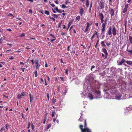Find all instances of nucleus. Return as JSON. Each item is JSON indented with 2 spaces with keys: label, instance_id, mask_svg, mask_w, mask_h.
Instances as JSON below:
<instances>
[{
  "label": "nucleus",
  "instance_id": "36",
  "mask_svg": "<svg viewBox=\"0 0 132 132\" xmlns=\"http://www.w3.org/2000/svg\"><path fill=\"white\" fill-rule=\"evenodd\" d=\"M115 0H109V3L110 4H112L113 2H114Z\"/></svg>",
  "mask_w": 132,
  "mask_h": 132
},
{
  "label": "nucleus",
  "instance_id": "24",
  "mask_svg": "<svg viewBox=\"0 0 132 132\" xmlns=\"http://www.w3.org/2000/svg\"><path fill=\"white\" fill-rule=\"evenodd\" d=\"M62 21H61L58 24V28H60L61 27V25L62 24Z\"/></svg>",
  "mask_w": 132,
  "mask_h": 132
},
{
  "label": "nucleus",
  "instance_id": "50",
  "mask_svg": "<svg viewBox=\"0 0 132 132\" xmlns=\"http://www.w3.org/2000/svg\"><path fill=\"white\" fill-rule=\"evenodd\" d=\"M22 70V71L23 72H24V70L25 69V68H20Z\"/></svg>",
  "mask_w": 132,
  "mask_h": 132
},
{
  "label": "nucleus",
  "instance_id": "26",
  "mask_svg": "<svg viewBox=\"0 0 132 132\" xmlns=\"http://www.w3.org/2000/svg\"><path fill=\"white\" fill-rule=\"evenodd\" d=\"M44 13L45 14H47V15H48L49 14V12L47 10L45 11L44 12Z\"/></svg>",
  "mask_w": 132,
  "mask_h": 132
},
{
  "label": "nucleus",
  "instance_id": "54",
  "mask_svg": "<svg viewBox=\"0 0 132 132\" xmlns=\"http://www.w3.org/2000/svg\"><path fill=\"white\" fill-rule=\"evenodd\" d=\"M94 87L95 88V89H96V88H99V87L98 86H96V85H95L94 86Z\"/></svg>",
  "mask_w": 132,
  "mask_h": 132
},
{
  "label": "nucleus",
  "instance_id": "17",
  "mask_svg": "<svg viewBox=\"0 0 132 132\" xmlns=\"http://www.w3.org/2000/svg\"><path fill=\"white\" fill-rule=\"evenodd\" d=\"M95 35H97V37H98V34L97 32L96 31H95V33L94 34H93V36L91 37V39L92 40L94 37L95 36ZM97 38H98V37H97Z\"/></svg>",
  "mask_w": 132,
  "mask_h": 132
},
{
  "label": "nucleus",
  "instance_id": "29",
  "mask_svg": "<svg viewBox=\"0 0 132 132\" xmlns=\"http://www.w3.org/2000/svg\"><path fill=\"white\" fill-rule=\"evenodd\" d=\"M127 52H128L130 53L131 54H132V50H128L127 49Z\"/></svg>",
  "mask_w": 132,
  "mask_h": 132
},
{
  "label": "nucleus",
  "instance_id": "4",
  "mask_svg": "<svg viewBox=\"0 0 132 132\" xmlns=\"http://www.w3.org/2000/svg\"><path fill=\"white\" fill-rule=\"evenodd\" d=\"M99 16L100 19L101 20V23H103L104 21V16L103 14L101 13H100L99 14Z\"/></svg>",
  "mask_w": 132,
  "mask_h": 132
},
{
  "label": "nucleus",
  "instance_id": "13",
  "mask_svg": "<svg viewBox=\"0 0 132 132\" xmlns=\"http://www.w3.org/2000/svg\"><path fill=\"white\" fill-rule=\"evenodd\" d=\"M107 20L106 19H105L104 21V23H102V24L101 27L102 28H105L106 27V25L107 24L106 23Z\"/></svg>",
  "mask_w": 132,
  "mask_h": 132
},
{
  "label": "nucleus",
  "instance_id": "43",
  "mask_svg": "<svg viewBox=\"0 0 132 132\" xmlns=\"http://www.w3.org/2000/svg\"><path fill=\"white\" fill-rule=\"evenodd\" d=\"M9 127V125H8V124H7L6 125L5 128L7 130H8V128Z\"/></svg>",
  "mask_w": 132,
  "mask_h": 132
},
{
  "label": "nucleus",
  "instance_id": "31",
  "mask_svg": "<svg viewBox=\"0 0 132 132\" xmlns=\"http://www.w3.org/2000/svg\"><path fill=\"white\" fill-rule=\"evenodd\" d=\"M72 47V46L71 45H69L68 47H67V51H69L70 50V47L71 48V47Z\"/></svg>",
  "mask_w": 132,
  "mask_h": 132
},
{
  "label": "nucleus",
  "instance_id": "12",
  "mask_svg": "<svg viewBox=\"0 0 132 132\" xmlns=\"http://www.w3.org/2000/svg\"><path fill=\"white\" fill-rule=\"evenodd\" d=\"M125 61V59L124 58H123L119 62V64H118V61H117V63L118 64V65H121L122 63H123Z\"/></svg>",
  "mask_w": 132,
  "mask_h": 132
},
{
  "label": "nucleus",
  "instance_id": "64",
  "mask_svg": "<svg viewBox=\"0 0 132 132\" xmlns=\"http://www.w3.org/2000/svg\"><path fill=\"white\" fill-rule=\"evenodd\" d=\"M34 125L33 124H32L31 125V128H32V129H34Z\"/></svg>",
  "mask_w": 132,
  "mask_h": 132
},
{
  "label": "nucleus",
  "instance_id": "6",
  "mask_svg": "<svg viewBox=\"0 0 132 132\" xmlns=\"http://www.w3.org/2000/svg\"><path fill=\"white\" fill-rule=\"evenodd\" d=\"M35 63L36 65V69H38L39 67L40 66V65L39 64V61L38 59H36L35 60Z\"/></svg>",
  "mask_w": 132,
  "mask_h": 132
},
{
  "label": "nucleus",
  "instance_id": "58",
  "mask_svg": "<svg viewBox=\"0 0 132 132\" xmlns=\"http://www.w3.org/2000/svg\"><path fill=\"white\" fill-rule=\"evenodd\" d=\"M61 35L62 36H64V35H65V33L64 32H62L61 33Z\"/></svg>",
  "mask_w": 132,
  "mask_h": 132
},
{
  "label": "nucleus",
  "instance_id": "9",
  "mask_svg": "<svg viewBox=\"0 0 132 132\" xmlns=\"http://www.w3.org/2000/svg\"><path fill=\"white\" fill-rule=\"evenodd\" d=\"M102 50L105 55V57L104 58H106L107 57L108 55V53L106 49L105 48H102Z\"/></svg>",
  "mask_w": 132,
  "mask_h": 132
},
{
  "label": "nucleus",
  "instance_id": "25",
  "mask_svg": "<svg viewBox=\"0 0 132 132\" xmlns=\"http://www.w3.org/2000/svg\"><path fill=\"white\" fill-rule=\"evenodd\" d=\"M80 16L79 15L76 17V20L79 21L80 20Z\"/></svg>",
  "mask_w": 132,
  "mask_h": 132
},
{
  "label": "nucleus",
  "instance_id": "63",
  "mask_svg": "<svg viewBox=\"0 0 132 132\" xmlns=\"http://www.w3.org/2000/svg\"><path fill=\"white\" fill-rule=\"evenodd\" d=\"M25 35L24 33H23L20 36V37H22L23 36Z\"/></svg>",
  "mask_w": 132,
  "mask_h": 132
},
{
  "label": "nucleus",
  "instance_id": "42",
  "mask_svg": "<svg viewBox=\"0 0 132 132\" xmlns=\"http://www.w3.org/2000/svg\"><path fill=\"white\" fill-rule=\"evenodd\" d=\"M51 125L49 124L47 127V128L48 129L51 127Z\"/></svg>",
  "mask_w": 132,
  "mask_h": 132
},
{
  "label": "nucleus",
  "instance_id": "39",
  "mask_svg": "<svg viewBox=\"0 0 132 132\" xmlns=\"http://www.w3.org/2000/svg\"><path fill=\"white\" fill-rule=\"evenodd\" d=\"M106 45L107 46H109L110 45H111V42H109V43H106Z\"/></svg>",
  "mask_w": 132,
  "mask_h": 132
},
{
  "label": "nucleus",
  "instance_id": "52",
  "mask_svg": "<svg viewBox=\"0 0 132 132\" xmlns=\"http://www.w3.org/2000/svg\"><path fill=\"white\" fill-rule=\"evenodd\" d=\"M47 97L48 98V100H49V94L48 93H47Z\"/></svg>",
  "mask_w": 132,
  "mask_h": 132
},
{
  "label": "nucleus",
  "instance_id": "35",
  "mask_svg": "<svg viewBox=\"0 0 132 132\" xmlns=\"http://www.w3.org/2000/svg\"><path fill=\"white\" fill-rule=\"evenodd\" d=\"M99 40L98 39V40H97V43H96V45H95V47L96 48H97V45L99 43Z\"/></svg>",
  "mask_w": 132,
  "mask_h": 132
},
{
  "label": "nucleus",
  "instance_id": "27",
  "mask_svg": "<svg viewBox=\"0 0 132 132\" xmlns=\"http://www.w3.org/2000/svg\"><path fill=\"white\" fill-rule=\"evenodd\" d=\"M55 113V111H53L52 112L51 116L52 117H53L54 116Z\"/></svg>",
  "mask_w": 132,
  "mask_h": 132
},
{
  "label": "nucleus",
  "instance_id": "62",
  "mask_svg": "<svg viewBox=\"0 0 132 132\" xmlns=\"http://www.w3.org/2000/svg\"><path fill=\"white\" fill-rule=\"evenodd\" d=\"M50 5L53 7H54L55 5L53 3L50 4Z\"/></svg>",
  "mask_w": 132,
  "mask_h": 132
},
{
  "label": "nucleus",
  "instance_id": "46",
  "mask_svg": "<svg viewBox=\"0 0 132 132\" xmlns=\"http://www.w3.org/2000/svg\"><path fill=\"white\" fill-rule=\"evenodd\" d=\"M87 24V26L86 27H88V28H89L90 26V24H89V23L88 22H87L86 23Z\"/></svg>",
  "mask_w": 132,
  "mask_h": 132
},
{
  "label": "nucleus",
  "instance_id": "16",
  "mask_svg": "<svg viewBox=\"0 0 132 132\" xmlns=\"http://www.w3.org/2000/svg\"><path fill=\"white\" fill-rule=\"evenodd\" d=\"M88 97L91 100H92L93 98V95L90 93H88Z\"/></svg>",
  "mask_w": 132,
  "mask_h": 132
},
{
  "label": "nucleus",
  "instance_id": "37",
  "mask_svg": "<svg viewBox=\"0 0 132 132\" xmlns=\"http://www.w3.org/2000/svg\"><path fill=\"white\" fill-rule=\"evenodd\" d=\"M89 28H88V27H86V28L85 30H83V31L85 32H86V31H87L88 30V29Z\"/></svg>",
  "mask_w": 132,
  "mask_h": 132
},
{
  "label": "nucleus",
  "instance_id": "11",
  "mask_svg": "<svg viewBox=\"0 0 132 132\" xmlns=\"http://www.w3.org/2000/svg\"><path fill=\"white\" fill-rule=\"evenodd\" d=\"M128 6V4H126L125 5V7L124 8L123 11V13H125L126 12V11L127 10Z\"/></svg>",
  "mask_w": 132,
  "mask_h": 132
},
{
  "label": "nucleus",
  "instance_id": "20",
  "mask_svg": "<svg viewBox=\"0 0 132 132\" xmlns=\"http://www.w3.org/2000/svg\"><path fill=\"white\" fill-rule=\"evenodd\" d=\"M86 6L87 7H88L89 5V2L88 0H86Z\"/></svg>",
  "mask_w": 132,
  "mask_h": 132
},
{
  "label": "nucleus",
  "instance_id": "41",
  "mask_svg": "<svg viewBox=\"0 0 132 132\" xmlns=\"http://www.w3.org/2000/svg\"><path fill=\"white\" fill-rule=\"evenodd\" d=\"M125 33H124L125 34H126V22H125Z\"/></svg>",
  "mask_w": 132,
  "mask_h": 132
},
{
  "label": "nucleus",
  "instance_id": "45",
  "mask_svg": "<svg viewBox=\"0 0 132 132\" xmlns=\"http://www.w3.org/2000/svg\"><path fill=\"white\" fill-rule=\"evenodd\" d=\"M37 71L36 70H35L34 71V74L35 75V77H37Z\"/></svg>",
  "mask_w": 132,
  "mask_h": 132
},
{
  "label": "nucleus",
  "instance_id": "60",
  "mask_svg": "<svg viewBox=\"0 0 132 132\" xmlns=\"http://www.w3.org/2000/svg\"><path fill=\"white\" fill-rule=\"evenodd\" d=\"M57 116H56V117L55 118H54L53 119V122L54 123H55V121H56V119H57Z\"/></svg>",
  "mask_w": 132,
  "mask_h": 132
},
{
  "label": "nucleus",
  "instance_id": "30",
  "mask_svg": "<svg viewBox=\"0 0 132 132\" xmlns=\"http://www.w3.org/2000/svg\"><path fill=\"white\" fill-rule=\"evenodd\" d=\"M52 16L54 17V18H58V16L56 14H53L52 15Z\"/></svg>",
  "mask_w": 132,
  "mask_h": 132
},
{
  "label": "nucleus",
  "instance_id": "38",
  "mask_svg": "<svg viewBox=\"0 0 132 132\" xmlns=\"http://www.w3.org/2000/svg\"><path fill=\"white\" fill-rule=\"evenodd\" d=\"M5 130V128L3 126L1 128V130H0V131L2 132L3 131Z\"/></svg>",
  "mask_w": 132,
  "mask_h": 132
},
{
  "label": "nucleus",
  "instance_id": "8",
  "mask_svg": "<svg viewBox=\"0 0 132 132\" xmlns=\"http://www.w3.org/2000/svg\"><path fill=\"white\" fill-rule=\"evenodd\" d=\"M94 90L95 93L97 95L98 97L101 95V92L99 90L95 89H94Z\"/></svg>",
  "mask_w": 132,
  "mask_h": 132
},
{
  "label": "nucleus",
  "instance_id": "49",
  "mask_svg": "<svg viewBox=\"0 0 132 132\" xmlns=\"http://www.w3.org/2000/svg\"><path fill=\"white\" fill-rule=\"evenodd\" d=\"M30 61H31V63H32V65H34V60L32 59V60H30Z\"/></svg>",
  "mask_w": 132,
  "mask_h": 132
},
{
  "label": "nucleus",
  "instance_id": "56",
  "mask_svg": "<svg viewBox=\"0 0 132 132\" xmlns=\"http://www.w3.org/2000/svg\"><path fill=\"white\" fill-rule=\"evenodd\" d=\"M68 90V89H67V90L65 89L64 90V92L63 93V94H65L67 93V90Z\"/></svg>",
  "mask_w": 132,
  "mask_h": 132
},
{
  "label": "nucleus",
  "instance_id": "14",
  "mask_svg": "<svg viewBox=\"0 0 132 132\" xmlns=\"http://www.w3.org/2000/svg\"><path fill=\"white\" fill-rule=\"evenodd\" d=\"M84 12V10L83 9L82 7L80 9V10L79 12L81 16H82V15H83V14Z\"/></svg>",
  "mask_w": 132,
  "mask_h": 132
},
{
  "label": "nucleus",
  "instance_id": "21",
  "mask_svg": "<svg viewBox=\"0 0 132 132\" xmlns=\"http://www.w3.org/2000/svg\"><path fill=\"white\" fill-rule=\"evenodd\" d=\"M121 95H118L116 96V97L118 100H120V98L121 97Z\"/></svg>",
  "mask_w": 132,
  "mask_h": 132
},
{
  "label": "nucleus",
  "instance_id": "59",
  "mask_svg": "<svg viewBox=\"0 0 132 132\" xmlns=\"http://www.w3.org/2000/svg\"><path fill=\"white\" fill-rule=\"evenodd\" d=\"M56 39L55 38L53 39H51V42H53V41L55 40Z\"/></svg>",
  "mask_w": 132,
  "mask_h": 132
},
{
  "label": "nucleus",
  "instance_id": "47",
  "mask_svg": "<svg viewBox=\"0 0 132 132\" xmlns=\"http://www.w3.org/2000/svg\"><path fill=\"white\" fill-rule=\"evenodd\" d=\"M57 12L59 13H61L62 12V10L61 9H58Z\"/></svg>",
  "mask_w": 132,
  "mask_h": 132
},
{
  "label": "nucleus",
  "instance_id": "61",
  "mask_svg": "<svg viewBox=\"0 0 132 132\" xmlns=\"http://www.w3.org/2000/svg\"><path fill=\"white\" fill-rule=\"evenodd\" d=\"M7 45H9L11 47H12L13 46V45L12 44H10L9 43H7Z\"/></svg>",
  "mask_w": 132,
  "mask_h": 132
},
{
  "label": "nucleus",
  "instance_id": "18",
  "mask_svg": "<svg viewBox=\"0 0 132 132\" xmlns=\"http://www.w3.org/2000/svg\"><path fill=\"white\" fill-rule=\"evenodd\" d=\"M101 46L102 47H106V46L105 44L104 41H102L101 42Z\"/></svg>",
  "mask_w": 132,
  "mask_h": 132
},
{
  "label": "nucleus",
  "instance_id": "2",
  "mask_svg": "<svg viewBox=\"0 0 132 132\" xmlns=\"http://www.w3.org/2000/svg\"><path fill=\"white\" fill-rule=\"evenodd\" d=\"M105 0H101L99 3V7L101 9H104L105 3Z\"/></svg>",
  "mask_w": 132,
  "mask_h": 132
},
{
  "label": "nucleus",
  "instance_id": "57",
  "mask_svg": "<svg viewBox=\"0 0 132 132\" xmlns=\"http://www.w3.org/2000/svg\"><path fill=\"white\" fill-rule=\"evenodd\" d=\"M66 7L65 5L64 4H62V7L63 8H65Z\"/></svg>",
  "mask_w": 132,
  "mask_h": 132
},
{
  "label": "nucleus",
  "instance_id": "5",
  "mask_svg": "<svg viewBox=\"0 0 132 132\" xmlns=\"http://www.w3.org/2000/svg\"><path fill=\"white\" fill-rule=\"evenodd\" d=\"M109 11L110 12V14L111 17L114 15V11L113 9L109 7Z\"/></svg>",
  "mask_w": 132,
  "mask_h": 132
},
{
  "label": "nucleus",
  "instance_id": "15",
  "mask_svg": "<svg viewBox=\"0 0 132 132\" xmlns=\"http://www.w3.org/2000/svg\"><path fill=\"white\" fill-rule=\"evenodd\" d=\"M128 106L126 108V109H125V113L126 112V111L127 112V111H130L131 110H132V107H131V106Z\"/></svg>",
  "mask_w": 132,
  "mask_h": 132
},
{
  "label": "nucleus",
  "instance_id": "7",
  "mask_svg": "<svg viewBox=\"0 0 132 132\" xmlns=\"http://www.w3.org/2000/svg\"><path fill=\"white\" fill-rule=\"evenodd\" d=\"M29 97L30 99V103H32L34 100V98L32 94L31 93L29 94Z\"/></svg>",
  "mask_w": 132,
  "mask_h": 132
},
{
  "label": "nucleus",
  "instance_id": "23",
  "mask_svg": "<svg viewBox=\"0 0 132 132\" xmlns=\"http://www.w3.org/2000/svg\"><path fill=\"white\" fill-rule=\"evenodd\" d=\"M129 39L130 43H132V37L130 36H129Z\"/></svg>",
  "mask_w": 132,
  "mask_h": 132
},
{
  "label": "nucleus",
  "instance_id": "48",
  "mask_svg": "<svg viewBox=\"0 0 132 132\" xmlns=\"http://www.w3.org/2000/svg\"><path fill=\"white\" fill-rule=\"evenodd\" d=\"M50 36H52V37L53 38H55V36H54V35H53L52 34H51L50 35Z\"/></svg>",
  "mask_w": 132,
  "mask_h": 132
},
{
  "label": "nucleus",
  "instance_id": "22",
  "mask_svg": "<svg viewBox=\"0 0 132 132\" xmlns=\"http://www.w3.org/2000/svg\"><path fill=\"white\" fill-rule=\"evenodd\" d=\"M17 98L18 99H21L22 98V97L20 95V94H19L17 96Z\"/></svg>",
  "mask_w": 132,
  "mask_h": 132
},
{
  "label": "nucleus",
  "instance_id": "53",
  "mask_svg": "<svg viewBox=\"0 0 132 132\" xmlns=\"http://www.w3.org/2000/svg\"><path fill=\"white\" fill-rule=\"evenodd\" d=\"M68 69H67L65 70V73L67 74V75H68Z\"/></svg>",
  "mask_w": 132,
  "mask_h": 132
},
{
  "label": "nucleus",
  "instance_id": "3",
  "mask_svg": "<svg viewBox=\"0 0 132 132\" xmlns=\"http://www.w3.org/2000/svg\"><path fill=\"white\" fill-rule=\"evenodd\" d=\"M112 31L113 35L115 36L117 34V31H118L114 26H113L112 27Z\"/></svg>",
  "mask_w": 132,
  "mask_h": 132
},
{
  "label": "nucleus",
  "instance_id": "33",
  "mask_svg": "<svg viewBox=\"0 0 132 132\" xmlns=\"http://www.w3.org/2000/svg\"><path fill=\"white\" fill-rule=\"evenodd\" d=\"M11 51V49L8 50L6 51V52L7 53V54H11V53H9V52H8L9 51Z\"/></svg>",
  "mask_w": 132,
  "mask_h": 132
},
{
  "label": "nucleus",
  "instance_id": "51",
  "mask_svg": "<svg viewBox=\"0 0 132 132\" xmlns=\"http://www.w3.org/2000/svg\"><path fill=\"white\" fill-rule=\"evenodd\" d=\"M95 68V66H94V65H92L91 67V70L92 71V69H93V68Z\"/></svg>",
  "mask_w": 132,
  "mask_h": 132
},
{
  "label": "nucleus",
  "instance_id": "28",
  "mask_svg": "<svg viewBox=\"0 0 132 132\" xmlns=\"http://www.w3.org/2000/svg\"><path fill=\"white\" fill-rule=\"evenodd\" d=\"M4 39L3 38L1 37L0 39V43H3V41Z\"/></svg>",
  "mask_w": 132,
  "mask_h": 132
},
{
  "label": "nucleus",
  "instance_id": "1",
  "mask_svg": "<svg viewBox=\"0 0 132 132\" xmlns=\"http://www.w3.org/2000/svg\"><path fill=\"white\" fill-rule=\"evenodd\" d=\"M78 121L81 122L84 121V128H83V126L81 125L79 126V128L81 130V132H92L91 130L87 127V125L86 122V120L84 119L83 117L81 116L78 120Z\"/></svg>",
  "mask_w": 132,
  "mask_h": 132
},
{
  "label": "nucleus",
  "instance_id": "40",
  "mask_svg": "<svg viewBox=\"0 0 132 132\" xmlns=\"http://www.w3.org/2000/svg\"><path fill=\"white\" fill-rule=\"evenodd\" d=\"M47 119L46 117H45V118L44 119V121L43 122V123L44 124H45V121Z\"/></svg>",
  "mask_w": 132,
  "mask_h": 132
},
{
  "label": "nucleus",
  "instance_id": "55",
  "mask_svg": "<svg viewBox=\"0 0 132 132\" xmlns=\"http://www.w3.org/2000/svg\"><path fill=\"white\" fill-rule=\"evenodd\" d=\"M30 123L29 122L28 123V127H27V128L28 129H29L30 128Z\"/></svg>",
  "mask_w": 132,
  "mask_h": 132
},
{
  "label": "nucleus",
  "instance_id": "34",
  "mask_svg": "<svg viewBox=\"0 0 132 132\" xmlns=\"http://www.w3.org/2000/svg\"><path fill=\"white\" fill-rule=\"evenodd\" d=\"M25 95V93L24 92H22L21 94H20V95L21 97Z\"/></svg>",
  "mask_w": 132,
  "mask_h": 132
},
{
  "label": "nucleus",
  "instance_id": "10",
  "mask_svg": "<svg viewBox=\"0 0 132 132\" xmlns=\"http://www.w3.org/2000/svg\"><path fill=\"white\" fill-rule=\"evenodd\" d=\"M112 28L111 26L107 30L108 34L109 35H112Z\"/></svg>",
  "mask_w": 132,
  "mask_h": 132
},
{
  "label": "nucleus",
  "instance_id": "19",
  "mask_svg": "<svg viewBox=\"0 0 132 132\" xmlns=\"http://www.w3.org/2000/svg\"><path fill=\"white\" fill-rule=\"evenodd\" d=\"M126 62L128 65H132V61L127 60L126 61Z\"/></svg>",
  "mask_w": 132,
  "mask_h": 132
},
{
  "label": "nucleus",
  "instance_id": "44",
  "mask_svg": "<svg viewBox=\"0 0 132 132\" xmlns=\"http://www.w3.org/2000/svg\"><path fill=\"white\" fill-rule=\"evenodd\" d=\"M72 22H72H69V23L68 24V27H70V26L71 25Z\"/></svg>",
  "mask_w": 132,
  "mask_h": 132
},
{
  "label": "nucleus",
  "instance_id": "32",
  "mask_svg": "<svg viewBox=\"0 0 132 132\" xmlns=\"http://www.w3.org/2000/svg\"><path fill=\"white\" fill-rule=\"evenodd\" d=\"M56 102V100L55 99L53 98L52 101V103L53 104H54Z\"/></svg>",
  "mask_w": 132,
  "mask_h": 132
}]
</instances>
